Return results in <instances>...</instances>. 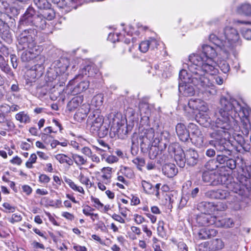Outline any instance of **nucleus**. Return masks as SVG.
Listing matches in <instances>:
<instances>
[{"label":"nucleus","mask_w":251,"mask_h":251,"mask_svg":"<svg viewBox=\"0 0 251 251\" xmlns=\"http://www.w3.org/2000/svg\"><path fill=\"white\" fill-rule=\"evenodd\" d=\"M220 106L214 114V131L210 133L212 139L208 142V145L213 147L217 152H220L231 155L233 150L240 151L238 148H235L230 142L226 140L229 135L228 130L232 126L234 119L239 117L244 121L246 129L250 126L248 117L250 111L247 107H245L234 99L231 98L228 94L226 96H222L220 100Z\"/></svg>","instance_id":"1"},{"label":"nucleus","mask_w":251,"mask_h":251,"mask_svg":"<svg viewBox=\"0 0 251 251\" xmlns=\"http://www.w3.org/2000/svg\"><path fill=\"white\" fill-rule=\"evenodd\" d=\"M216 46L214 48L203 45L201 53L189 55L188 68L192 73V81L197 87L199 94L205 100L213 99L217 93L216 86L205 76L206 73L214 75L218 73L217 63L213 58L217 56V51L221 50Z\"/></svg>","instance_id":"2"},{"label":"nucleus","mask_w":251,"mask_h":251,"mask_svg":"<svg viewBox=\"0 0 251 251\" xmlns=\"http://www.w3.org/2000/svg\"><path fill=\"white\" fill-rule=\"evenodd\" d=\"M33 2L42 12L36 11L34 8L29 6L19 20V28L32 25L43 30L47 26V20H51L55 17L54 11L48 0H33Z\"/></svg>","instance_id":"3"},{"label":"nucleus","mask_w":251,"mask_h":251,"mask_svg":"<svg viewBox=\"0 0 251 251\" xmlns=\"http://www.w3.org/2000/svg\"><path fill=\"white\" fill-rule=\"evenodd\" d=\"M209 41L226 54H229L237 46L241 45V41L237 30L232 27L226 26L219 32L218 35L211 34Z\"/></svg>","instance_id":"4"},{"label":"nucleus","mask_w":251,"mask_h":251,"mask_svg":"<svg viewBox=\"0 0 251 251\" xmlns=\"http://www.w3.org/2000/svg\"><path fill=\"white\" fill-rule=\"evenodd\" d=\"M154 138V130L152 128L140 129L139 133H134L131 137V149H138L140 145L141 151L145 152L148 151Z\"/></svg>","instance_id":"5"},{"label":"nucleus","mask_w":251,"mask_h":251,"mask_svg":"<svg viewBox=\"0 0 251 251\" xmlns=\"http://www.w3.org/2000/svg\"><path fill=\"white\" fill-rule=\"evenodd\" d=\"M238 193H235L233 191H230L229 189H219L217 190H211L207 191L205 195L207 198L214 199L226 200L229 203L235 202V210L240 209V205L238 204L239 201H243L246 197L244 195H239Z\"/></svg>","instance_id":"6"},{"label":"nucleus","mask_w":251,"mask_h":251,"mask_svg":"<svg viewBox=\"0 0 251 251\" xmlns=\"http://www.w3.org/2000/svg\"><path fill=\"white\" fill-rule=\"evenodd\" d=\"M233 178L231 176L227 175H220L218 174V177L217 180H218L219 184L225 185L226 188L230 191H233L235 193H238L239 195H244L246 197L250 196V191L251 187L250 185L247 184L248 181L246 180L247 183L243 184L240 181L236 182L232 181Z\"/></svg>","instance_id":"7"},{"label":"nucleus","mask_w":251,"mask_h":251,"mask_svg":"<svg viewBox=\"0 0 251 251\" xmlns=\"http://www.w3.org/2000/svg\"><path fill=\"white\" fill-rule=\"evenodd\" d=\"M30 26L31 27L25 29L19 35L18 37V42L19 49L25 50L26 49L33 48L35 47H40L37 45L35 41L37 34V27L35 26L29 25L26 27ZM23 27L22 29L24 28ZM19 29H21L19 28Z\"/></svg>","instance_id":"8"},{"label":"nucleus","mask_w":251,"mask_h":251,"mask_svg":"<svg viewBox=\"0 0 251 251\" xmlns=\"http://www.w3.org/2000/svg\"><path fill=\"white\" fill-rule=\"evenodd\" d=\"M196 220L200 226L214 225L217 227H231L234 225L233 220L230 218H223L209 214L199 215Z\"/></svg>","instance_id":"9"},{"label":"nucleus","mask_w":251,"mask_h":251,"mask_svg":"<svg viewBox=\"0 0 251 251\" xmlns=\"http://www.w3.org/2000/svg\"><path fill=\"white\" fill-rule=\"evenodd\" d=\"M168 151L171 156H174L177 165L183 168L185 166V153L180 146L176 143H172L169 146Z\"/></svg>","instance_id":"10"},{"label":"nucleus","mask_w":251,"mask_h":251,"mask_svg":"<svg viewBox=\"0 0 251 251\" xmlns=\"http://www.w3.org/2000/svg\"><path fill=\"white\" fill-rule=\"evenodd\" d=\"M26 49L23 51L21 55L23 62H29L34 59L38 61V59L43 56L40 55L42 50V47H35L33 48Z\"/></svg>","instance_id":"11"},{"label":"nucleus","mask_w":251,"mask_h":251,"mask_svg":"<svg viewBox=\"0 0 251 251\" xmlns=\"http://www.w3.org/2000/svg\"><path fill=\"white\" fill-rule=\"evenodd\" d=\"M89 118L92 122L90 131L93 133H95L96 131H98V128L104 124V118L100 114L99 110H96L90 114Z\"/></svg>","instance_id":"12"},{"label":"nucleus","mask_w":251,"mask_h":251,"mask_svg":"<svg viewBox=\"0 0 251 251\" xmlns=\"http://www.w3.org/2000/svg\"><path fill=\"white\" fill-rule=\"evenodd\" d=\"M170 136V133L166 130L163 131L160 133H156L153 140V144L160 145L161 150H165L169 142Z\"/></svg>","instance_id":"13"},{"label":"nucleus","mask_w":251,"mask_h":251,"mask_svg":"<svg viewBox=\"0 0 251 251\" xmlns=\"http://www.w3.org/2000/svg\"><path fill=\"white\" fill-rule=\"evenodd\" d=\"M217 160L218 163L222 165V167L232 170L235 169L237 165L235 159L229 158L225 154H218Z\"/></svg>","instance_id":"14"},{"label":"nucleus","mask_w":251,"mask_h":251,"mask_svg":"<svg viewBox=\"0 0 251 251\" xmlns=\"http://www.w3.org/2000/svg\"><path fill=\"white\" fill-rule=\"evenodd\" d=\"M52 2L59 8L64 9L65 12H69L77 7V0H51Z\"/></svg>","instance_id":"15"},{"label":"nucleus","mask_w":251,"mask_h":251,"mask_svg":"<svg viewBox=\"0 0 251 251\" xmlns=\"http://www.w3.org/2000/svg\"><path fill=\"white\" fill-rule=\"evenodd\" d=\"M154 69L156 70V75H161L164 78H167L171 76L172 68L169 63L164 62L159 65L154 66Z\"/></svg>","instance_id":"16"},{"label":"nucleus","mask_w":251,"mask_h":251,"mask_svg":"<svg viewBox=\"0 0 251 251\" xmlns=\"http://www.w3.org/2000/svg\"><path fill=\"white\" fill-rule=\"evenodd\" d=\"M69 65V60L67 58L63 57L54 61L51 66L62 75L66 72Z\"/></svg>","instance_id":"17"},{"label":"nucleus","mask_w":251,"mask_h":251,"mask_svg":"<svg viewBox=\"0 0 251 251\" xmlns=\"http://www.w3.org/2000/svg\"><path fill=\"white\" fill-rule=\"evenodd\" d=\"M185 153V164H187L189 166H194L196 165L199 160V154L195 150L190 148L184 152Z\"/></svg>","instance_id":"18"},{"label":"nucleus","mask_w":251,"mask_h":251,"mask_svg":"<svg viewBox=\"0 0 251 251\" xmlns=\"http://www.w3.org/2000/svg\"><path fill=\"white\" fill-rule=\"evenodd\" d=\"M133 46L131 39L127 38H125L124 41H118L116 45L118 52L121 55L124 54L126 50L130 52Z\"/></svg>","instance_id":"19"},{"label":"nucleus","mask_w":251,"mask_h":251,"mask_svg":"<svg viewBox=\"0 0 251 251\" xmlns=\"http://www.w3.org/2000/svg\"><path fill=\"white\" fill-rule=\"evenodd\" d=\"M176 134L182 142H187L190 139V132L185 126L181 123L178 124L176 127Z\"/></svg>","instance_id":"20"},{"label":"nucleus","mask_w":251,"mask_h":251,"mask_svg":"<svg viewBox=\"0 0 251 251\" xmlns=\"http://www.w3.org/2000/svg\"><path fill=\"white\" fill-rule=\"evenodd\" d=\"M218 174L215 172L204 171L202 175V179L205 183H209L210 185L216 186L218 185Z\"/></svg>","instance_id":"21"},{"label":"nucleus","mask_w":251,"mask_h":251,"mask_svg":"<svg viewBox=\"0 0 251 251\" xmlns=\"http://www.w3.org/2000/svg\"><path fill=\"white\" fill-rule=\"evenodd\" d=\"M190 83H191V81H188L187 82L179 83L178 91L185 97L192 96L195 94V89Z\"/></svg>","instance_id":"22"},{"label":"nucleus","mask_w":251,"mask_h":251,"mask_svg":"<svg viewBox=\"0 0 251 251\" xmlns=\"http://www.w3.org/2000/svg\"><path fill=\"white\" fill-rule=\"evenodd\" d=\"M0 34L1 38L6 42L12 41V35L9 31L8 25L0 19Z\"/></svg>","instance_id":"23"},{"label":"nucleus","mask_w":251,"mask_h":251,"mask_svg":"<svg viewBox=\"0 0 251 251\" xmlns=\"http://www.w3.org/2000/svg\"><path fill=\"white\" fill-rule=\"evenodd\" d=\"M217 234V231L215 229L209 227L201 228L198 233V237L200 239L204 240L215 236Z\"/></svg>","instance_id":"24"},{"label":"nucleus","mask_w":251,"mask_h":251,"mask_svg":"<svg viewBox=\"0 0 251 251\" xmlns=\"http://www.w3.org/2000/svg\"><path fill=\"white\" fill-rule=\"evenodd\" d=\"M162 172L168 177H173L177 173V169L174 164L170 163L163 167Z\"/></svg>","instance_id":"25"},{"label":"nucleus","mask_w":251,"mask_h":251,"mask_svg":"<svg viewBox=\"0 0 251 251\" xmlns=\"http://www.w3.org/2000/svg\"><path fill=\"white\" fill-rule=\"evenodd\" d=\"M164 150H161L160 145H154L152 143L151 146L149 148V156L151 159H154L162 153Z\"/></svg>","instance_id":"26"},{"label":"nucleus","mask_w":251,"mask_h":251,"mask_svg":"<svg viewBox=\"0 0 251 251\" xmlns=\"http://www.w3.org/2000/svg\"><path fill=\"white\" fill-rule=\"evenodd\" d=\"M192 143L197 147L201 148L206 145V142L204 140V136L202 133L200 135H197L190 138Z\"/></svg>","instance_id":"27"},{"label":"nucleus","mask_w":251,"mask_h":251,"mask_svg":"<svg viewBox=\"0 0 251 251\" xmlns=\"http://www.w3.org/2000/svg\"><path fill=\"white\" fill-rule=\"evenodd\" d=\"M39 63L35 64L31 68L36 73L37 76L40 77L44 73V67L43 64L45 62V57L42 56L38 59Z\"/></svg>","instance_id":"28"},{"label":"nucleus","mask_w":251,"mask_h":251,"mask_svg":"<svg viewBox=\"0 0 251 251\" xmlns=\"http://www.w3.org/2000/svg\"><path fill=\"white\" fill-rule=\"evenodd\" d=\"M83 102V98L81 96H76L73 98L68 103V108L72 111L80 105Z\"/></svg>","instance_id":"29"},{"label":"nucleus","mask_w":251,"mask_h":251,"mask_svg":"<svg viewBox=\"0 0 251 251\" xmlns=\"http://www.w3.org/2000/svg\"><path fill=\"white\" fill-rule=\"evenodd\" d=\"M89 87V83L88 81H82L77 84L73 89L72 93L74 95H77L79 93L86 90Z\"/></svg>","instance_id":"30"},{"label":"nucleus","mask_w":251,"mask_h":251,"mask_svg":"<svg viewBox=\"0 0 251 251\" xmlns=\"http://www.w3.org/2000/svg\"><path fill=\"white\" fill-rule=\"evenodd\" d=\"M189 63V60L188 61V63L186 64L187 65L188 69V64ZM189 73H187V72L185 70H182L180 71L179 74V78L181 80L182 83H185L187 82L186 80L187 79H188V81H190L191 83L195 85L192 81V78H191V75L192 73L190 72L189 70H188Z\"/></svg>","instance_id":"31"},{"label":"nucleus","mask_w":251,"mask_h":251,"mask_svg":"<svg viewBox=\"0 0 251 251\" xmlns=\"http://www.w3.org/2000/svg\"><path fill=\"white\" fill-rule=\"evenodd\" d=\"M0 123L6 124L7 129H5V130L11 131L16 127L14 123L11 120L6 118L5 115L3 113H0Z\"/></svg>","instance_id":"32"},{"label":"nucleus","mask_w":251,"mask_h":251,"mask_svg":"<svg viewBox=\"0 0 251 251\" xmlns=\"http://www.w3.org/2000/svg\"><path fill=\"white\" fill-rule=\"evenodd\" d=\"M15 119L21 123L27 124L30 122L29 116L25 111H21L16 114Z\"/></svg>","instance_id":"33"},{"label":"nucleus","mask_w":251,"mask_h":251,"mask_svg":"<svg viewBox=\"0 0 251 251\" xmlns=\"http://www.w3.org/2000/svg\"><path fill=\"white\" fill-rule=\"evenodd\" d=\"M82 74L88 77H94L98 72V69L93 65H87L82 70Z\"/></svg>","instance_id":"34"},{"label":"nucleus","mask_w":251,"mask_h":251,"mask_svg":"<svg viewBox=\"0 0 251 251\" xmlns=\"http://www.w3.org/2000/svg\"><path fill=\"white\" fill-rule=\"evenodd\" d=\"M237 12L239 14L251 16V5L245 3L238 7Z\"/></svg>","instance_id":"35"},{"label":"nucleus","mask_w":251,"mask_h":251,"mask_svg":"<svg viewBox=\"0 0 251 251\" xmlns=\"http://www.w3.org/2000/svg\"><path fill=\"white\" fill-rule=\"evenodd\" d=\"M60 73L56 71V70L54 69L53 67L51 66L47 73L48 81H52L54 80H56L57 78H60Z\"/></svg>","instance_id":"36"},{"label":"nucleus","mask_w":251,"mask_h":251,"mask_svg":"<svg viewBox=\"0 0 251 251\" xmlns=\"http://www.w3.org/2000/svg\"><path fill=\"white\" fill-rule=\"evenodd\" d=\"M211 251H215L222 249L224 247V243L221 239H215L209 243Z\"/></svg>","instance_id":"37"},{"label":"nucleus","mask_w":251,"mask_h":251,"mask_svg":"<svg viewBox=\"0 0 251 251\" xmlns=\"http://www.w3.org/2000/svg\"><path fill=\"white\" fill-rule=\"evenodd\" d=\"M55 158L61 164L66 163L70 166L73 164V160L65 154H58L55 156Z\"/></svg>","instance_id":"38"},{"label":"nucleus","mask_w":251,"mask_h":251,"mask_svg":"<svg viewBox=\"0 0 251 251\" xmlns=\"http://www.w3.org/2000/svg\"><path fill=\"white\" fill-rule=\"evenodd\" d=\"M109 132V126L107 124H103L98 128V131H96L95 134L98 135L100 138L105 137Z\"/></svg>","instance_id":"39"},{"label":"nucleus","mask_w":251,"mask_h":251,"mask_svg":"<svg viewBox=\"0 0 251 251\" xmlns=\"http://www.w3.org/2000/svg\"><path fill=\"white\" fill-rule=\"evenodd\" d=\"M64 180L69 186L74 191L78 192L82 194H84V191L81 186H77L71 179L65 177Z\"/></svg>","instance_id":"40"},{"label":"nucleus","mask_w":251,"mask_h":251,"mask_svg":"<svg viewBox=\"0 0 251 251\" xmlns=\"http://www.w3.org/2000/svg\"><path fill=\"white\" fill-rule=\"evenodd\" d=\"M218 162V161L217 159H210L205 163L204 167L206 170L209 171V172H212L217 168Z\"/></svg>","instance_id":"41"},{"label":"nucleus","mask_w":251,"mask_h":251,"mask_svg":"<svg viewBox=\"0 0 251 251\" xmlns=\"http://www.w3.org/2000/svg\"><path fill=\"white\" fill-rule=\"evenodd\" d=\"M132 162L140 171L142 170V167L145 165V160L143 158L136 157L132 160Z\"/></svg>","instance_id":"42"},{"label":"nucleus","mask_w":251,"mask_h":251,"mask_svg":"<svg viewBox=\"0 0 251 251\" xmlns=\"http://www.w3.org/2000/svg\"><path fill=\"white\" fill-rule=\"evenodd\" d=\"M188 127L192 133V137L197 135H200V134L201 133L197 126L193 123H190Z\"/></svg>","instance_id":"43"},{"label":"nucleus","mask_w":251,"mask_h":251,"mask_svg":"<svg viewBox=\"0 0 251 251\" xmlns=\"http://www.w3.org/2000/svg\"><path fill=\"white\" fill-rule=\"evenodd\" d=\"M103 100V96L101 94H98L93 97L92 102L95 104L96 106H99L102 104Z\"/></svg>","instance_id":"44"},{"label":"nucleus","mask_w":251,"mask_h":251,"mask_svg":"<svg viewBox=\"0 0 251 251\" xmlns=\"http://www.w3.org/2000/svg\"><path fill=\"white\" fill-rule=\"evenodd\" d=\"M125 127L124 126L121 125L119 126V125H117L116 126H112L110 128V133L111 132H114V135H117L119 136V134H121V131L124 130V128Z\"/></svg>","instance_id":"45"},{"label":"nucleus","mask_w":251,"mask_h":251,"mask_svg":"<svg viewBox=\"0 0 251 251\" xmlns=\"http://www.w3.org/2000/svg\"><path fill=\"white\" fill-rule=\"evenodd\" d=\"M73 158L75 163L78 165H84L86 161V160L82 156L76 154L73 155Z\"/></svg>","instance_id":"46"},{"label":"nucleus","mask_w":251,"mask_h":251,"mask_svg":"<svg viewBox=\"0 0 251 251\" xmlns=\"http://www.w3.org/2000/svg\"><path fill=\"white\" fill-rule=\"evenodd\" d=\"M37 158V157L36 154H31L29 158L25 163L26 167L29 169L32 168L33 167L32 164L36 162Z\"/></svg>","instance_id":"47"},{"label":"nucleus","mask_w":251,"mask_h":251,"mask_svg":"<svg viewBox=\"0 0 251 251\" xmlns=\"http://www.w3.org/2000/svg\"><path fill=\"white\" fill-rule=\"evenodd\" d=\"M139 48L142 52H146L150 48V42L148 40L142 42L139 45Z\"/></svg>","instance_id":"48"},{"label":"nucleus","mask_w":251,"mask_h":251,"mask_svg":"<svg viewBox=\"0 0 251 251\" xmlns=\"http://www.w3.org/2000/svg\"><path fill=\"white\" fill-rule=\"evenodd\" d=\"M198 250L199 251H211L209 243L208 242H204L200 244Z\"/></svg>","instance_id":"49"},{"label":"nucleus","mask_w":251,"mask_h":251,"mask_svg":"<svg viewBox=\"0 0 251 251\" xmlns=\"http://www.w3.org/2000/svg\"><path fill=\"white\" fill-rule=\"evenodd\" d=\"M196 102H199L200 104L196 105V108L200 111L203 112H206L208 108L207 104L203 101H201L200 100L196 101Z\"/></svg>","instance_id":"50"},{"label":"nucleus","mask_w":251,"mask_h":251,"mask_svg":"<svg viewBox=\"0 0 251 251\" xmlns=\"http://www.w3.org/2000/svg\"><path fill=\"white\" fill-rule=\"evenodd\" d=\"M219 67L220 68L221 70L225 74L228 72L230 70L229 65L226 61L221 62L219 65Z\"/></svg>","instance_id":"51"},{"label":"nucleus","mask_w":251,"mask_h":251,"mask_svg":"<svg viewBox=\"0 0 251 251\" xmlns=\"http://www.w3.org/2000/svg\"><path fill=\"white\" fill-rule=\"evenodd\" d=\"M199 188L198 187H196L194 189H193L190 192H186V194L187 196H189V198L194 199L196 198L199 193Z\"/></svg>","instance_id":"52"},{"label":"nucleus","mask_w":251,"mask_h":251,"mask_svg":"<svg viewBox=\"0 0 251 251\" xmlns=\"http://www.w3.org/2000/svg\"><path fill=\"white\" fill-rule=\"evenodd\" d=\"M22 219V217L20 214L15 213L12 214L11 218L9 220V222L12 224L15 222H20Z\"/></svg>","instance_id":"53"},{"label":"nucleus","mask_w":251,"mask_h":251,"mask_svg":"<svg viewBox=\"0 0 251 251\" xmlns=\"http://www.w3.org/2000/svg\"><path fill=\"white\" fill-rule=\"evenodd\" d=\"M149 106L147 104L145 103L140 106V112L142 113V112H144L146 115L145 117L149 119V114L150 113V110L148 109Z\"/></svg>","instance_id":"54"},{"label":"nucleus","mask_w":251,"mask_h":251,"mask_svg":"<svg viewBox=\"0 0 251 251\" xmlns=\"http://www.w3.org/2000/svg\"><path fill=\"white\" fill-rule=\"evenodd\" d=\"M78 179L81 183L86 185H88L89 184V179L87 176H85L82 173H80Z\"/></svg>","instance_id":"55"},{"label":"nucleus","mask_w":251,"mask_h":251,"mask_svg":"<svg viewBox=\"0 0 251 251\" xmlns=\"http://www.w3.org/2000/svg\"><path fill=\"white\" fill-rule=\"evenodd\" d=\"M189 200H190L189 196H187V195L185 194V196H183L180 201L179 207L183 208Z\"/></svg>","instance_id":"56"},{"label":"nucleus","mask_w":251,"mask_h":251,"mask_svg":"<svg viewBox=\"0 0 251 251\" xmlns=\"http://www.w3.org/2000/svg\"><path fill=\"white\" fill-rule=\"evenodd\" d=\"M93 210V209L91 208L90 206H87V208L83 209V213L86 216H94L96 218L98 217V214H94L90 212Z\"/></svg>","instance_id":"57"},{"label":"nucleus","mask_w":251,"mask_h":251,"mask_svg":"<svg viewBox=\"0 0 251 251\" xmlns=\"http://www.w3.org/2000/svg\"><path fill=\"white\" fill-rule=\"evenodd\" d=\"M142 187H143V189L144 190V191H145L146 192H150V191L151 189L152 188V185L145 181V180H143L142 181Z\"/></svg>","instance_id":"58"},{"label":"nucleus","mask_w":251,"mask_h":251,"mask_svg":"<svg viewBox=\"0 0 251 251\" xmlns=\"http://www.w3.org/2000/svg\"><path fill=\"white\" fill-rule=\"evenodd\" d=\"M2 205L3 207L7 210V212L13 213L15 211V207L11 205L8 202L3 203Z\"/></svg>","instance_id":"59"},{"label":"nucleus","mask_w":251,"mask_h":251,"mask_svg":"<svg viewBox=\"0 0 251 251\" xmlns=\"http://www.w3.org/2000/svg\"><path fill=\"white\" fill-rule=\"evenodd\" d=\"M39 181L42 183H48L50 181V178L49 176L45 174H42L39 177Z\"/></svg>","instance_id":"60"},{"label":"nucleus","mask_w":251,"mask_h":251,"mask_svg":"<svg viewBox=\"0 0 251 251\" xmlns=\"http://www.w3.org/2000/svg\"><path fill=\"white\" fill-rule=\"evenodd\" d=\"M164 223L163 221H159L158 223V226L157 227V231L158 232V234L161 235V236H163L164 235Z\"/></svg>","instance_id":"61"},{"label":"nucleus","mask_w":251,"mask_h":251,"mask_svg":"<svg viewBox=\"0 0 251 251\" xmlns=\"http://www.w3.org/2000/svg\"><path fill=\"white\" fill-rule=\"evenodd\" d=\"M148 42H150V48L152 50L156 48L159 45L158 41L154 38H150Z\"/></svg>","instance_id":"62"},{"label":"nucleus","mask_w":251,"mask_h":251,"mask_svg":"<svg viewBox=\"0 0 251 251\" xmlns=\"http://www.w3.org/2000/svg\"><path fill=\"white\" fill-rule=\"evenodd\" d=\"M134 218L135 222L138 225L142 224L143 222L145 221V218L143 216L137 214L134 215Z\"/></svg>","instance_id":"63"},{"label":"nucleus","mask_w":251,"mask_h":251,"mask_svg":"<svg viewBox=\"0 0 251 251\" xmlns=\"http://www.w3.org/2000/svg\"><path fill=\"white\" fill-rule=\"evenodd\" d=\"M242 35L244 38L247 40H251V29H246L242 30Z\"/></svg>","instance_id":"64"}]
</instances>
